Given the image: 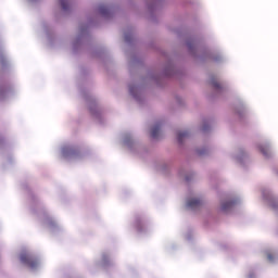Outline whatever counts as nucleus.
Here are the masks:
<instances>
[{
	"label": "nucleus",
	"mask_w": 278,
	"mask_h": 278,
	"mask_svg": "<svg viewBox=\"0 0 278 278\" xmlns=\"http://www.w3.org/2000/svg\"><path fill=\"white\" fill-rule=\"evenodd\" d=\"M21 263L28 266V268H36L38 266V258L28 253H22L20 256Z\"/></svg>",
	"instance_id": "1"
},
{
	"label": "nucleus",
	"mask_w": 278,
	"mask_h": 278,
	"mask_svg": "<svg viewBox=\"0 0 278 278\" xmlns=\"http://www.w3.org/2000/svg\"><path fill=\"white\" fill-rule=\"evenodd\" d=\"M66 157H72L73 160H79L81 157V150L77 148H72L67 151H65Z\"/></svg>",
	"instance_id": "2"
},
{
	"label": "nucleus",
	"mask_w": 278,
	"mask_h": 278,
	"mask_svg": "<svg viewBox=\"0 0 278 278\" xmlns=\"http://www.w3.org/2000/svg\"><path fill=\"white\" fill-rule=\"evenodd\" d=\"M203 202L199 199H190L187 202L188 207H191V210H197V207H201Z\"/></svg>",
	"instance_id": "3"
},
{
	"label": "nucleus",
	"mask_w": 278,
	"mask_h": 278,
	"mask_svg": "<svg viewBox=\"0 0 278 278\" xmlns=\"http://www.w3.org/2000/svg\"><path fill=\"white\" fill-rule=\"evenodd\" d=\"M258 151H261V153H262L265 157H268V155H269V153H270V149L268 148V146H264V144L258 146Z\"/></svg>",
	"instance_id": "4"
},
{
	"label": "nucleus",
	"mask_w": 278,
	"mask_h": 278,
	"mask_svg": "<svg viewBox=\"0 0 278 278\" xmlns=\"http://www.w3.org/2000/svg\"><path fill=\"white\" fill-rule=\"evenodd\" d=\"M233 203H236V202H233V201L224 202L222 204L223 212H227V210H231V207H233Z\"/></svg>",
	"instance_id": "5"
},
{
	"label": "nucleus",
	"mask_w": 278,
	"mask_h": 278,
	"mask_svg": "<svg viewBox=\"0 0 278 278\" xmlns=\"http://www.w3.org/2000/svg\"><path fill=\"white\" fill-rule=\"evenodd\" d=\"M160 136V126H154L151 129V138H157Z\"/></svg>",
	"instance_id": "6"
},
{
	"label": "nucleus",
	"mask_w": 278,
	"mask_h": 278,
	"mask_svg": "<svg viewBox=\"0 0 278 278\" xmlns=\"http://www.w3.org/2000/svg\"><path fill=\"white\" fill-rule=\"evenodd\" d=\"M187 136H188V132L186 131L178 132L177 135L178 142H184V138H187Z\"/></svg>",
	"instance_id": "7"
},
{
	"label": "nucleus",
	"mask_w": 278,
	"mask_h": 278,
	"mask_svg": "<svg viewBox=\"0 0 278 278\" xmlns=\"http://www.w3.org/2000/svg\"><path fill=\"white\" fill-rule=\"evenodd\" d=\"M60 4L62 10H64L66 12V10H68V0H60Z\"/></svg>",
	"instance_id": "8"
},
{
	"label": "nucleus",
	"mask_w": 278,
	"mask_h": 278,
	"mask_svg": "<svg viewBox=\"0 0 278 278\" xmlns=\"http://www.w3.org/2000/svg\"><path fill=\"white\" fill-rule=\"evenodd\" d=\"M135 227L137 229V231H142V222L140 219H136L135 222Z\"/></svg>",
	"instance_id": "9"
},
{
	"label": "nucleus",
	"mask_w": 278,
	"mask_h": 278,
	"mask_svg": "<svg viewBox=\"0 0 278 278\" xmlns=\"http://www.w3.org/2000/svg\"><path fill=\"white\" fill-rule=\"evenodd\" d=\"M211 84H212L213 88H215L216 90H219V88H220V83L219 81H217L216 79H213L211 81Z\"/></svg>",
	"instance_id": "10"
},
{
	"label": "nucleus",
	"mask_w": 278,
	"mask_h": 278,
	"mask_svg": "<svg viewBox=\"0 0 278 278\" xmlns=\"http://www.w3.org/2000/svg\"><path fill=\"white\" fill-rule=\"evenodd\" d=\"M0 64H5V55L3 53H0Z\"/></svg>",
	"instance_id": "11"
},
{
	"label": "nucleus",
	"mask_w": 278,
	"mask_h": 278,
	"mask_svg": "<svg viewBox=\"0 0 278 278\" xmlns=\"http://www.w3.org/2000/svg\"><path fill=\"white\" fill-rule=\"evenodd\" d=\"M101 14H105L108 12V9L101 8Z\"/></svg>",
	"instance_id": "12"
},
{
	"label": "nucleus",
	"mask_w": 278,
	"mask_h": 278,
	"mask_svg": "<svg viewBox=\"0 0 278 278\" xmlns=\"http://www.w3.org/2000/svg\"><path fill=\"white\" fill-rule=\"evenodd\" d=\"M267 257H268L269 262H273V260H274L273 254H268Z\"/></svg>",
	"instance_id": "13"
},
{
	"label": "nucleus",
	"mask_w": 278,
	"mask_h": 278,
	"mask_svg": "<svg viewBox=\"0 0 278 278\" xmlns=\"http://www.w3.org/2000/svg\"><path fill=\"white\" fill-rule=\"evenodd\" d=\"M199 155H205V151H199Z\"/></svg>",
	"instance_id": "14"
},
{
	"label": "nucleus",
	"mask_w": 278,
	"mask_h": 278,
	"mask_svg": "<svg viewBox=\"0 0 278 278\" xmlns=\"http://www.w3.org/2000/svg\"><path fill=\"white\" fill-rule=\"evenodd\" d=\"M205 129H206V128L204 127L203 130L205 131Z\"/></svg>",
	"instance_id": "15"
}]
</instances>
